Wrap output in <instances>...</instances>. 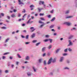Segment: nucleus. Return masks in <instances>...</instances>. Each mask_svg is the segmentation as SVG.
Instances as JSON below:
<instances>
[{
  "label": "nucleus",
  "mask_w": 77,
  "mask_h": 77,
  "mask_svg": "<svg viewBox=\"0 0 77 77\" xmlns=\"http://www.w3.org/2000/svg\"><path fill=\"white\" fill-rule=\"evenodd\" d=\"M52 58H51L49 60L48 63V65H49V64H50L51 63V60H52Z\"/></svg>",
  "instance_id": "obj_1"
},
{
  "label": "nucleus",
  "mask_w": 77,
  "mask_h": 77,
  "mask_svg": "<svg viewBox=\"0 0 77 77\" xmlns=\"http://www.w3.org/2000/svg\"><path fill=\"white\" fill-rule=\"evenodd\" d=\"M45 3H44V1H43V2H42L41 1H40L39 2V5H44V4Z\"/></svg>",
  "instance_id": "obj_2"
},
{
  "label": "nucleus",
  "mask_w": 77,
  "mask_h": 77,
  "mask_svg": "<svg viewBox=\"0 0 77 77\" xmlns=\"http://www.w3.org/2000/svg\"><path fill=\"white\" fill-rule=\"evenodd\" d=\"M69 45H68V46L70 45H72V43L71 42V40H69Z\"/></svg>",
  "instance_id": "obj_3"
},
{
  "label": "nucleus",
  "mask_w": 77,
  "mask_h": 77,
  "mask_svg": "<svg viewBox=\"0 0 77 77\" xmlns=\"http://www.w3.org/2000/svg\"><path fill=\"white\" fill-rule=\"evenodd\" d=\"M64 24H66L67 25V26H70L71 24V23L69 22H65L64 23Z\"/></svg>",
  "instance_id": "obj_4"
},
{
  "label": "nucleus",
  "mask_w": 77,
  "mask_h": 77,
  "mask_svg": "<svg viewBox=\"0 0 77 77\" xmlns=\"http://www.w3.org/2000/svg\"><path fill=\"white\" fill-rule=\"evenodd\" d=\"M35 37V34L33 33L32 35H31V37L32 38H33L34 37Z\"/></svg>",
  "instance_id": "obj_5"
},
{
  "label": "nucleus",
  "mask_w": 77,
  "mask_h": 77,
  "mask_svg": "<svg viewBox=\"0 0 77 77\" xmlns=\"http://www.w3.org/2000/svg\"><path fill=\"white\" fill-rule=\"evenodd\" d=\"M18 2L19 3V5H22L23 4V3L21 2V0H18Z\"/></svg>",
  "instance_id": "obj_6"
},
{
  "label": "nucleus",
  "mask_w": 77,
  "mask_h": 77,
  "mask_svg": "<svg viewBox=\"0 0 77 77\" xmlns=\"http://www.w3.org/2000/svg\"><path fill=\"white\" fill-rule=\"evenodd\" d=\"M73 17L72 16H68L66 17V19H67V18H72Z\"/></svg>",
  "instance_id": "obj_7"
},
{
  "label": "nucleus",
  "mask_w": 77,
  "mask_h": 77,
  "mask_svg": "<svg viewBox=\"0 0 77 77\" xmlns=\"http://www.w3.org/2000/svg\"><path fill=\"white\" fill-rule=\"evenodd\" d=\"M63 57H61L60 60V62H62L63 61Z\"/></svg>",
  "instance_id": "obj_8"
},
{
  "label": "nucleus",
  "mask_w": 77,
  "mask_h": 77,
  "mask_svg": "<svg viewBox=\"0 0 77 77\" xmlns=\"http://www.w3.org/2000/svg\"><path fill=\"white\" fill-rule=\"evenodd\" d=\"M11 17L12 18H14V17H15V15L14 14H12L11 15Z\"/></svg>",
  "instance_id": "obj_9"
},
{
  "label": "nucleus",
  "mask_w": 77,
  "mask_h": 77,
  "mask_svg": "<svg viewBox=\"0 0 77 77\" xmlns=\"http://www.w3.org/2000/svg\"><path fill=\"white\" fill-rule=\"evenodd\" d=\"M40 20H43V21H45V19H44V18L42 17L40 18Z\"/></svg>",
  "instance_id": "obj_10"
},
{
  "label": "nucleus",
  "mask_w": 77,
  "mask_h": 77,
  "mask_svg": "<svg viewBox=\"0 0 77 77\" xmlns=\"http://www.w3.org/2000/svg\"><path fill=\"white\" fill-rule=\"evenodd\" d=\"M39 23H40V24H44V22H42V21L41 20H39Z\"/></svg>",
  "instance_id": "obj_11"
},
{
  "label": "nucleus",
  "mask_w": 77,
  "mask_h": 77,
  "mask_svg": "<svg viewBox=\"0 0 77 77\" xmlns=\"http://www.w3.org/2000/svg\"><path fill=\"white\" fill-rule=\"evenodd\" d=\"M43 24H42L40 26V28L42 27H43V26H44V25H45V23H44Z\"/></svg>",
  "instance_id": "obj_12"
},
{
  "label": "nucleus",
  "mask_w": 77,
  "mask_h": 77,
  "mask_svg": "<svg viewBox=\"0 0 77 77\" xmlns=\"http://www.w3.org/2000/svg\"><path fill=\"white\" fill-rule=\"evenodd\" d=\"M38 11H39V12H41V10H42V8H38Z\"/></svg>",
  "instance_id": "obj_13"
},
{
  "label": "nucleus",
  "mask_w": 77,
  "mask_h": 77,
  "mask_svg": "<svg viewBox=\"0 0 77 77\" xmlns=\"http://www.w3.org/2000/svg\"><path fill=\"white\" fill-rule=\"evenodd\" d=\"M30 8H34L35 7V6L33 5H31L30 6Z\"/></svg>",
  "instance_id": "obj_14"
},
{
  "label": "nucleus",
  "mask_w": 77,
  "mask_h": 77,
  "mask_svg": "<svg viewBox=\"0 0 77 77\" xmlns=\"http://www.w3.org/2000/svg\"><path fill=\"white\" fill-rule=\"evenodd\" d=\"M46 48L45 47H44L42 48V51H45V49Z\"/></svg>",
  "instance_id": "obj_15"
},
{
  "label": "nucleus",
  "mask_w": 77,
  "mask_h": 77,
  "mask_svg": "<svg viewBox=\"0 0 77 77\" xmlns=\"http://www.w3.org/2000/svg\"><path fill=\"white\" fill-rule=\"evenodd\" d=\"M9 38H8L7 39H6L5 41V42L6 43L7 42H8V41H9Z\"/></svg>",
  "instance_id": "obj_16"
},
{
  "label": "nucleus",
  "mask_w": 77,
  "mask_h": 77,
  "mask_svg": "<svg viewBox=\"0 0 77 77\" xmlns=\"http://www.w3.org/2000/svg\"><path fill=\"white\" fill-rule=\"evenodd\" d=\"M32 68H33L34 72H36V69H35V67H34V66Z\"/></svg>",
  "instance_id": "obj_17"
},
{
  "label": "nucleus",
  "mask_w": 77,
  "mask_h": 77,
  "mask_svg": "<svg viewBox=\"0 0 77 77\" xmlns=\"http://www.w3.org/2000/svg\"><path fill=\"white\" fill-rule=\"evenodd\" d=\"M1 29H6V27L4 26L1 27Z\"/></svg>",
  "instance_id": "obj_18"
},
{
  "label": "nucleus",
  "mask_w": 77,
  "mask_h": 77,
  "mask_svg": "<svg viewBox=\"0 0 77 77\" xmlns=\"http://www.w3.org/2000/svg\"><path fill=\"white\" fill-rule=\"evenodd\" d=\"M54 26V25H51L50 27V29H52V28H53V27Z\"/></svg>",
  "instance_id": "obj_19"
},
{
  "label": "nucleus",
  "mask_w": 77,
  "mask_h": 77,
  "mask_svg": "<svg viewBox=\"0 0 77 77\" xmlns=\"http://www.w3.org/2000/svg\"><path fill=\"white\" fill-rule=\"evenodd\" d=\"M55 17H54L51 20V21H53L55 19Z\"/></svg>",
  "instance_id": "obj_20"
},
{
  "label": "nucleus",
  "mask_w": 77,
  "mask_h": 77,
  "mask_svg": "<svg viewBox=\"0 0 77 77\" xmlns=\"http://www.w3.org/2000/svg\"><path fill=\"white\" fill-rule=\"evenodd\" d=\"M51 47H52V46L51 45L49 46V47L48 48L49 49H50V48H51Z\"/></svg>",
  "instance_id": "obj_21"
},
{
  "label": "nucleus",
  "mask_w": 77,
  "mask_h": 77,
  "mask_svg": "<svg viewBox=\"0 0 77 77\" xmlns=\"http://www.w3.org/2000/svg\"><path fill=\"white\" fill-rule=\"evenodd\" d=\"M73 37V35H71L69 38V39H71Z\"/></svg>",
  "instance_id": "obj_22"
},
{
  "label": "nucleus",
  "mask_w": 77,
  "mask_h": 77,
  "mask_svg": "<svg viewBox=\"0 0 77 77\" xmlns=\"http://www.w3.org/2000/svg\"><path fill=\"white\" fill-rule=\"evenodd\" d=\"M9 54V52H7L6 53H4L3 54L4 55H7V54Z\"/></svg>",
  "instance_id": "obj_23"
},
{
  "label": "nucleus",
  "mask_w": 77,
  "mask_h": 77,
  "mask_svg": "<svg viewBox=\"0 0 77 77\" xmlns=\"http://www.w3.org/2000/svg\"><path fill=\"white\" fill-rule=\"evenodd\" d=\"M49 41V39H46L45 40H44L45 42H47L48 41Z\"/></svg>",
  "instance_id": "obj_24"
},
{
  "label": "nucleus",
  "mask_w": 77,
  "mask_h": 77,
  "mask_svg": "<svg viewBox=\"0 0 77 77\" xmlns=\"http://www.w3.org/2000/svg\"><path fill=\"white\" fill-rule=\"evenodd\" d=\"M44 15V14H42V13H40L39 14V15L40 16H43Z\"/></svg>",
  "instance_id": "obj_25"
},
{
  "label": "nucleus",
  "mask_w": 77,
  "mask_h": 77,
  "mask_svg": "<svg viewBox=\"0 0 77 77\" xmlns=\"http://www.w3.org/2000/svg\"><path fill=\"white\" fill-rule=\"evenodd\" d=\"M17 56L19 58H21V57L20 56V54H17Z\"/></svg>",
  "instance_id": "obj_26"
},
{
  "label": "nucleus",
  "mask_w": 77,
  "mask_h": 77,
  "mask_svg": "<svg viewBox=\"0 0 77 77\" xmlns=\"http://www.w3.org/2000/svg\"><path fill=\"white\" fill-rule=\"evenodd\" d=\"M29 56H27L26 57V60H29Z\"/></svg>",
  "instance_id": "obj_27"
},
{
  "label": "nucleus",
  "mask_w": 77,
  "mask_h": 77,
  "mask_svg": "<svg viewBox=\"0 0 77 77\" xmlns=\"http://www.w3.org/2000/svg\"><path fill=\"white\" fill-rule=\"evenodd\" d=\"M69 12V10H68L66 12V14H68Z\"/></svg>",
  "instance_id": "obj_28"
},
{
  "label": "nucleus",
  "mask_w": 77,
  "mask_h": 77,
  "mask_svg": "<svg viewBox=\"0 0 77 77\" xmlns=\"http://www.w3.org/2000/svg\"><path fill=\"white\" fill-rule=\"evenodd\" d=\"M59 50H60V49H58L56 51V53H57L58 52H59Z\"/></svg>",
  "instance_id": "obj_29"
},
{
  "label": "nucleus",
  "mask_w": 77,
  "mask_h": 77,
  "mask_svg": "<svg viewBox=\"0 0 77 77\" xmlns=\"http://www.w3.org/2000/svg\"><path fill=\"white\" fill-rule=\"evenodd\" d=\"M49 41H50V42L51 43H52V39H49Z\"/></svg>",
  "instance_id": "obj_30"
},
{
  "label": "nucleus",
  "mask_w": 77,
  "mask_h": 77,
  "mask_svg": "<svg viewBox=\"0 0 77 77\" xmlns=\"http://www.w3.org/2000/svg\"><path fill=\"white\" fill-rule=\"evenodd\" d=\"M44 63L45 65H46V64H47V63L46 62V61L45 60V61H44Z\"/></svg>",
  "instance_id": "obj_31"
},
{
  "label": "nucleus",
  "mask_w": 77,
  "mask_h": 77,
  "mask_svg": "<svg viewBox=\"0 0 77 77\" xmlns=\"http://www.w3.org/2000/svg\"><path fill=\"white\" fill-rule=\"evenodd\" d=\"M39 44H40V42L36 44V46H38V45H39Z\"/></svg>",
  "instance_id": "obj_32"
},
{
  "label": "nucleus",
  "mask_w": 77,
  "mask_h": 77,
  "mask_svg": "<svg viewBox=\"0 0 77 77\" xmlns=\"http://www.w3.org/2000/svg\"><path fill=\"white\" fill-rule=\"evenodd\" d=\"M30 20H31V19H29V20L27 22V23L28 24L29 23H30Z\"/></svg>",
  "instance_id": "obj_33"
},
{
  "label": "nucleus",
  "mask_w": 77,
  "mask_h": 77,
  "mask_svg": "<svg viewBox=\"0 0 77 77\" xmlns=\"http://www.w3.org/2000/svg\"><path fill=\"white\" fill-rule=\"evenodd\" d=\"M37 42V40H33L32 41V42H33V43H35V42Z\"/></svg>",
  "instance_id": "obj_34"
},
{
  "label": "nucleus",
  "mask_w": 77,
  "mask_h": 77,
  "mask_svg": "<svg viewBox=\"0 0 77 77\" xmlns=\"http://www.w3.org/2000/svg\"><path fill=\"white\" fill-rule=\"evenodd\" d=\"M1 15L2 17H3L5 16V14L3 13H1Z\"/></svg>",
  "instance_id": "obj_35"
},
{
  "label": "nucleus",
  "mask_w": 77,
  "mask_h": 77,
  "mask_svg": "<svg viewBox=\"0 0 77 77\" xmlns=\"http://www.w3.org/2000/svg\"><path fill=\"white\" fill-rule=\"evenodd\" d=\"M29 35H27L26 36V39H29Z\"/></svg>",
  "instance_id": "obj_36"
},
{
  "label": "nucleus",
  "mask_w": 77,
  "mask_h": 77,
  "mask_svg": "<svg viewBox=\"0 0 77 77\" xmlns=\"http://www.w3.org/2000/svg\"><path fill=\"white\" fill-rule=\"evenodd\" d=\"M56 62V59H54V60L53 61V62L54 63V62Z\"/></svg>",
  "instance_id": "obj_37"
},
{
  "label": "nucleus",
  "mask_w": 77,
  "mask_h": 77,
  "mask_svg": "<svg viewBox=\"0 0 77 77\" xmlns=\"http://www.w3.org/2000/svg\"><path fill=\"white\" fill-rule=\"evenodd\" d=\"M67 55V54L66 53H64L63 54V56H66Z\"/></svg>",
  "instance_id": "obj_38"
},
{
  "label": "nucleus",
  "mask_w": 77,
  "mask_h": 77,
  "mask_svg": "<svg viewBox=\"0 0 77 77\" xmlns=\"http://www.w3.org/2000/svg\"><path fill=\"white\" fill-rule=\"evenodd\" d=\"M45 37H46V38H48V37H49V35H46L45 36Z\"/></svg>",
  "instance_id": "obj_39"
},
{
  "label": "nucleus",
  "mask_w": 77,
  "mask_h": 77,
  "mask_svg": "<svg viewBox=\"0 0 77 77\" xmlns=\"http://www.w3.org/2000/svg\"><path fill=\"white\" fill-rule=\"evenodd\" d=\"M23 13H25L26 12V10L25 9H23V11H22Z\"/></svg>",
  "instance_id": "obj_40"
},
{
  "label": "nucleus",
  "mask_w": 77,
  "mask_h": 77,
  "mask_svg": "<svg viewBox=\"0 0 77 77\" xmlns=\"http://www.w3.org/2000/svg\"><path fill=\"white\" fill-rule=\"evenodd\" d=\"M27 74L28 75V76H30V75H31L30 73H27Z\"/></svg>",
  "instance_id": "obj_41"
},
{
  "label": "nucleus",
  "mask_w": 77,
  "mask_h": 77,
  "mask_svg": "<svg viewBox=\"0 0 77 77\" xmlns=\"http://www.w3.org/2000/svg\"><path fill=\"white\" fill-rule=\"evenodd\" d=\"M10 59H13V57H10Z\"/></svg>",
  "instance_id": "obj_42"
},
{
  "label": "nucleus",
  "mask_w": 77,
  "mask_h": 77,
  "mask_svg": "<svg viewBox=\"0 0 77 77\" xmlns=\"http://www.w3.org/2000/svg\"><path fill=\"white\" fill-rule=\"evenodd\" d=\"M39 62L41 63V61H42V60L41 59H40L39 60Z\"/></svg>",
  "instance_id": "obj_43"
},
{
  "label": "nucleus",
  "mask_w": 77,
  "mask_h": 77,
  "mask_svg": "<svg viewBox=\"0 0 77 77\" xmlns=\"http://www.w3.org/2000/svg\"><path fill=\"white\" fill-rule=\"evenodd\" d=\"M6 58V57H5V56H3V57H2V59H5Z\"/></svg>",
  "instance_id": "obj_44"
},
{
  "label": "nucleus",
  "mask_w": 77,
  "mask_h": 77,
  "mask_svg": "<svg viewBox=\"0 0 77 77\" xmlns=\"http://www.w3.org/2000/svg\"><path fill=\"white\" fill-rule=\"evenodd\" d=\"M68 50L69 51H72V50L70 48H69Z\"/></svg>",
  "instance_id": "obj_45"
},
{
  "label": "nucleus",
  "mask_w": 77,
  "mask_h": 77,
  "mask_svg": "<svg viewBox=\"0 0 77 77\" xmlns=\"http://www.w3.org/2000/svg\"><path fill=\"white\" fill-rule=\"evenodd\" d=\"M68 50V49H66L64 50L65 52H67V50Z\"/></svg>",
  "instance_id": "obj_46"
},
{
  "label": "nucleus",
  "mask_w": 77,
  "mask_h": 77,
  "mask_svg": "<svg viewBox=\"0 0 77 77\" xmlns=\"http://www.w3.org/2000/svg\"><path fill=\"white\" fill-rule=\"evenodd\" d=\"M64 69H69V68H68V67H65V68H64Z\"/></svg>",
  "instance_id": "obj_47"
},
{
  "label": "nucleus",
  "mask_w": 77,
  "mask_h": 77,
  "mask_svg": "<svg viewBox=\"0 0 77 77\" xmlns=\"http://www.w3.org/2000/svg\"><path fill=\"white\" fill-rule=\"evenodd\" d=\"M5 73H8V70H5Z\"/></svg>",
  "instance_id": "obj_48"
},
{
  "label": "nucleus",
  "mask_w": 77,
  "mask_h": 77,
  "mask_svg": "<svg viewBox=\"0 0 77 77\" xmlns=\"http://www.w3.org/2000/svg\"><path fill=\"white\" fill-rule=\"evenodd\" d=\"M30 42H26L25 43L26 44H29Z\"/></svg>",
  "instance_id": "obj_49"
},
{
  "label": "nucleus",
  "mask_w": 77,
  "mask_h": 77,
  "mask_svg": "<svg viewBox=\"0 0 77 77\" xmlns=\"http://www.w3.org/2000/svg\"><path fill=\"white\" fill-rule=\"evenodd\" d=\"M18 63H19V62H16V64H17V65H18Z\"/></svg>",
  "instance_id": "obj_50"
},
{
  "label": "nucleus",
  "mask_w": 77,
  "mask_h": 77,
  "mask_svg": "<svg viewBox=\"0 0 77 77\" xmlns=\"http://www.w3.org/2000/svg\"><path fill=\"white\" fill-rule=\"evenodd\" d=\"M26 15H27V14H25L24 16H23V18H24V17H25V16Z\"/></svg>",
  "instance_id": "obj_51"
},
{
  "label": "nucleus",
  "mask_w": 77,
  "mask_h": 77,
  "mask_svg": "<svg viewBox=\"0 0 77 77\" xmlns=\"http://www.w3.org/2000/svg\"><path fill=\"white\" fill-rule=\"evenodd\" d=\"M34 29V27H31L30 28V29L31 30H32V29Z\"/></svg>",
  "instance_id": "obj_52"
},
{
  "label": "nucleus",
  "mask_w": 77,
  "mask_h": 77,
  "mask_svg": "<svg viewBox=\"0 0 77 77\" xmlns=\"http://www.w3.org/2000/svg\"><path fill=\"white\" fill-rule=\"evenodd\" d=\"M26 26V24H23L22 25V26Z\"/></svg>",
  "instance_id": "obj_53"
},
{
  "label": "nucleus",
  "mask_w": 77,
  "mask_h": 77,
  "mask_svg": "<svg viewBox=\"0 0 77 77\" xmlns=\"http://www.w3.org/2000/svg\"><path fill=\"white\" fill-rule=\"evenodd\" d=\"M21 16V14H18V17H20Z\"/></svg>",
  "instance_id": "obj_54"
},
{
  "label": "nucleus",
  "mask_w": 77,
  "mask_h": 77,
  "mask_svg": "<svg viewBox=\"0 0 77 77\" xmlns=\"http://www.w3.org/2000/svg\"><path fill=\"white\" fill-rule=\"evenodd\" d=\"M7 18H8V19H10V17L9 16H7Z\"/></svg>",
  "instance_id": "obj_55"
},
{
  "label": "nucleus",
  "mask_w": 77,
  "mask_h": 77,
  "mask_svg": "<svg viewBox=\"0 0 77 77\" xmlns=\"http://www.w3.org/2000/svg\"><path fill=\"white\" fill-rule=\"evenodd\" d=\"M23 32H24L25 33H26V30H24L23 31Z\"/></svg>",
  "instance_id": "obj_56"
},
{
  "label": "nucleus",
  "mask_w": 77,
  "mask_h": 77,
  "mask_svg": "<svg viewBox=\"0 0 77 77\" xmlns=\"http://www.w3.org/2000/svg\"><path fill=\"white\" fill-rule=\"evenodd\" d=\"M16 11H17V10L15 9L14 10V12H16Z\"/></svg>",
  "instance_id": "obj_57"
},
{
  "label": "nucleus",
  "mask_w": 77,
  "mask_h": 77,
  "mask_svg": "<svg viewBox=\"0 0 77 77\" xmlns=\"http://www.w3.org/2000/svg\"><path fill=\"white\" fill-rule=\"evenodd\" d=\"M35 30V29H34L33 30H32L31 31L32 32H33Z\"/></svg>",
  "instance_id": "obj_58"
},
{
  "label": "nucleus",
  "mask_w": 77,
  "mask_h": 77,
  "mask_svg": "<svg viewBox=\"0 0 77 77\" xmlns=\"http://www.w3.org/2000/svg\"><path fill=\"white\" fill-rule=\"evenodd\" d=\"M50 13H53V11L52 10L50 11Z\"/></svg>",
  "instance_id": "obj_59"
},
{
  "label": "nucleus",
  "mask_w": 77,
  "mask_h": 77,
  "mask_svg": "<svg viewBox=\"0 0 77 77\" xmlns=\"http://www.w3.org/2000/svg\"><path fill=\"white\" fill-rule=\"evenodd\" d=\"M30 15H28V18H30Z\"/></svg>",
  "instance_id": "obj_60"
},
{
  "label": "nucleus",
  "mask_w": 77,
  "mask_h": 77,
  "mask_svg": "<svg viewBox=\"0 0 77 77\" xmlns=\"http://www.w3.org/2000/svg\"><path fill=\"white\" fill-rule=\"evenodd\" d=\"M21 37L22 38H24V36L23 35H21Z\"/></svg>",
  "instance_id": "obj_61"
},
{
  "label": "nucleus",
  "mask_w": 77,
  "mask_h": 77,
  "mask_svg": "<svg viewBox=\"0 0 77 77\" xmlns=\"http://www.w3.org/2000/svg\"><path fill=\"white\" fill-rule=\"evenodd\" d=\"M54 36H55V35H57V34L56 33H54Z\"/></svg>",
  "instance_id": "obj_62"
},
{
  "label": "nucleus",
  "mask_w": 77,
  "mask_h": 77,
  "mask_svg": "<svg viewBox=\"0 0 77 77\" xmlns=\"http://www.w3.org/2000/svg\"><path fill=\"white\" fill-rule=\"evenodd\" d=\"M3 23H0V25H2Z\"/></svg>",
  "instance_id": "obj_63"
},
{
  "label": "nucleus",
  "mask_w": 77,
  "mask_h": 77,
  "mask_svg": "<svg viewBox=\"0 0 77 77\" xmlns=\"http://www.w3.org/2000/svg\"><path fill=\"white\" fill-rule=\"evenodd\" d=\"M48 18H50L51 17V16L50 15H49L48 16Z\"/></svg>",
  "instance_id": "obj_64"
}]
</instances>
